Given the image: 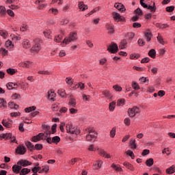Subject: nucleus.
I'll list each match as a JSON object with an SVG mask.
<instances>
[{"mask_svg": "<svg viewBox=\"0 0 175 175\" xmlns=\"http://www.w3.org/2000/svg\"><path fill=\"white\" fill-rule=\"evenodd\" d=\"M66 131L68 133L71 135H79L80 133V129L73 126V124L68 123L66 126Z\"/></svg>", "mask_w": 175, "mask_h": 175, "instance_id": "obj_3", "label": "nucleus"}, {"mask_svg": "<svg viewBox=\"0 0 175 175\" xmlns=\"http://www.w3.org/2000/svg\"><path fill=\"white\" fill-rule=\"evenodd\" d=\"M57 93L62 98H66V92H65V90H58Z\"/></svg>", "mask_w": 175, "mask_h": 175, "instance_id": "obj_47", "label": "nucleus"}, {"mask_svg": "<svg viewBox=\"0 0 175 175\" xmlns=\"http://www.w3.org/2000/svg\"><path fill=\"white\" fill-rule=\"evenodd\" d=\"M6 72L8 75H10L11 76H13V75H16V73H17V70H16V69L14 68H8L6 70Z\"/></svg>", "mask_w": 175, "mask_h": 175, "instance_id": "obj_33", "label": "nucleus"}, {"mask_svg": "<svg viewBox=\"0 0 175 175\" xmlns=\"http://www.w3.org/2000/svg\"><path fill=\"white\" fill-rule=\"evenodd\" d=\"M123 165L126 169L131 170V172H135V167H133V165L131 164V163L125 161L123 163Z\"/></svg>", "mask_w": 175, "mask_h": 175, "instance_id": "obj_17", "label": "nucleus"}, {"mask_svg": "<svg viewBox=\"0 0 175 175\" xmlns=\"http://www.w3.org/2000/svg\"><path fill=\"white\" fill-rule=\"evenodd\" d=\"M165 10L168 13H172V12L174 11V5H171V6L166 7Z\"/></svg>", "mask_w": 175, "mask_h": 175, "instance_id": "obj_49", "label": "nucleus"}, {"mask_svg": "<svg viewBox=\"0 0 175 175\" xmlns=\"http://www.w3.org/2000/svg\"><path fill=\"white\" fill-rule=\"evenodd\" d=\"M55 96H57V94L54 92V91L51 90L48 92V99L49 100H52L53 102H55Z\"/></svg>", "mask_w": 175, "mask_h": 175, "instance_id": "obj_13", "label": "nucleus"}, {"mask_svg": "<svg viewBox=\"0 0 175 175\" xmlns=\"http://www.w3.org/2000/svg\"><path fill=\"white\" fill-rule=\"evenodd\" d=\"M130 146L131 150H136V148H137V145L136 144V139H131L130 140Z\"/></svg>", "mask_w": 175, "mask_h": 175, "instance_id": "obj_22", "label": "nucleus"}, {"mask_svg": "<svg viewBox=\"0 0 175 175\" xmlns=\"http://www.w3.org/2000/svg\"><path fill=\"white\" fill-rule=\"evenodd\" d=\"M16 152L19 155H24L27 152V148L23 144H21L16 148Z\"/></svg>", "mask_w": 175, "mask_h": 175, "instance_id": "obj_8", "label": "nucleus"}, {"mask_svg": "<svg viewBox=\"0 0 175 175\" xmlns=\"http://www.w3.org/2000/svg\"><path fill=\"white\" fill-rule=\"evenodd\" d=\"M138 45L140 47H143V46H144V44H146V42H144V40L139 38L137 41Z\"/></svg>", "mask_w": 175, "mask_h": 175, "instance_id": "obj_54", "label": "nucleus"}, {"mask_svg": "<svg viewBox=\"0 0 175 175\" xmlns=\"http://www.w3.org/2000/svg\"><path fill=\"white\" fill-rule=\"evenodd\" d=\"M126 47H128V41L126 39L122 40L119 45V49L120 50H124V49H126Z\"/></svg>", "mask_w": 175, "mask_h": 175, "instance_id": "obj_15", "label": "nucleus"}, {"mask_svg": "<svg viewBox=\"0 0 175 175\" xmlns=\"http://www.w3.org/2000/svg\"><path fill=\"white\" fill-rule=\"evenodd\" d=\"M68 105L71 107H76V105H77V103L76 102V98H73V95L72 94L70 96Z\"/></svg>", "mask_w": 175, "mask_h": 175, "instance_id": "obj_14", "label": "nucleus"}, {"mask_svg": "<svg viewBox=\"0 0 175 175\" xmlns=\"http://www.w3.org/2000/svg\"><path fill=\"white\" fill-rule=\"evenodd\" d=\"M22 167L20 165H14L12 166V172H14V173H16V174H18V173H20V170H21Z\"/></svg>", "mask_w": 175, "mask_h": 175, "instance_id": "obj_18", "label": "nucleus"}, {"mask_svg": "<svg viewBox=\"0 0 175 175\" xmlns=\"http://www.w3.org/2000/svg\"><path fill=\"white\" fill-rule=\"evenodd\" d=\"M99 154L100 155H101V157H104L105 158H111L110 154H107L106 151H105V150L103 149L99 150Z\"/></svg>", "mask_w": 175, "mask_h": 175, "instance_id": "obj_25", "label": "nucleus"}, {"mask_svg": "<svg viewBox=\"0 0 175 175\" xmlns=\"http://www.w3.org/2000/svg\"><path fill=\"white\" fill-rule=\"evenodd\" d=\"M150 62V57H144L141 60V64H148Z\"/></svg>", "mask_w": 175, "mask_h": 175, "instance_id": "obj_60", "label": "nucleus"}, {"mask_svg": "<svg viewBox=\"0 0 175 175\" xmlns=\"http://www.w3.org/2000/svg\"><path fill=\"white\" fill-rule=\"evenodd\" d=\"M34 150H37V151L43 150V145L42 144H36L34 146Z\"/></svg>", "mask_w": 175, "mask_h": 175, "instance_id": "obj_42", "label": "nucleus"}, {"mask_svg": "<svg viewBox=\"0 0 175 175\" xmlns=\"http://www.w3.org/2000/svg\"><path fill=\"white\" fill-rule=\"evenodd\" d=\"M146 166H148V167L152 166V165H154V159L150 158L147 159L146 161Z\"/></svg>", "mask_w": 175, "mask_h": 175, "instance_id": "obj_36", "label": "nucleus"}, {"mask_svg": "<svg viewBox=\"0 0 175 175\" xmlns=\"http://www.w3.org/2000/svg\"><path fill=\"white\" fill-rule=\"evenodd\" d=\"M8 107H10V109H14L15 110H17L19 109L20 105L14 103V102H10L8 103Z\"/></svg>", "mask_w": 175, "mask_h": 175, "instance_id": "obj_23", "label": "nucleus"}, {"mask_svg": "<svg viewBox=\"0 0 175 175\" xmlns=\"http://www.w3.org/2000/svg\"><path fill=\"white\" fill-rule=\"evenodd\" d=\"M112 16L114 21H116L117 23H125V21H126L125 17L122 16L120 14H118V12H112Z\"/></svg>", "mask_w": 175, "mask_h": 175, "instance_id": "obj_7", "label": "nucleus"}, {"mask_svg": "<svg viewBox=\"0 0 175 175\" xmlns=\"http://www.w3.org/2000/svg\"><path fill=\"white\" fill-rule=\"evenodd\" d=\"M103 95H105L107 99H111L113 97V96H111V93H110V91L109 90H104L103 92Z\"/></svg>", "mask_w": 175, "mask_h": 175, "instance_id": "obj_29", "label": "nucleus"}, {"mask_svg": "<svg viewBox=\"0 0 175 175\" xmlns=\"http://www.w3.org/2000/svg\"><path fill=\"white\" fill-rule=\"evenodd\" d=\"M6 13H8V16H10V17H14V12H13V10H8Z\"/></svg>", "mask_w": 175, "mask_h": 175, "instance_id": "obj_64", "label": "nucleus"}, {"mask_svg": "<svg viewBox=\"0 0 175 175\" xmlns=\"http://www.w3.org/2000/svg\"><path fill=\"white\" fill-rule=\"evenodd\" d=\"M11 117H18L21 116V113L20 112H12L10 113Z\"/></svg>", "mask_w": 175, "mask_h": 175, "instance_id": "obj_63", "label": "nucleus"}, {"mask_svg": "<svg viewBox=\"0 0 175 175\" xmlns=\"http://www.w3.org/2000/svg\"><path fill=\"white\" fill-rule=\"evenodd\" d=\"M51 133L52 135H54L57 132V124H53V126H51Z\"/></svg>", "mask_w": 175, "mask_h": 175, "instance_id": "obj_55", "label": "nucleus"}, {"mask_svg": "<svg viewBox=\"0 0 175 175\" xmlns=\"http://www.w3.org/2000/svg\"><path fill=\"white\" fill-rule=\"evenodd\" d=\"M174 167H175L174 165H172L171 167L167 168L166 170V174H173L175 172Z\"/></svg>", "mask_w": 175, "mask_h": 175, "instance_id": "obj_34", "label": "nucleus"}, {"mask_svg": "<svg viewBox=\"0 0 175 175\" xmlns=\"http://www.w3.org/2000/svg\"><path fill=\"white\" fill-rule=\"evenodd\" d=\"M77 32H70L68 37L64 39L63 43H65L66 44H69L70 42H75V40H77Z\"/></svg>", "mask_w": 175, "mask_h": 175, "instance_id": "obj_4", "label": "nucleus"}, {"mask_svg": "<svg viewBox=\"0 0 175 175\" xmlns=\"http://www.w3.org/2000/svg\"><path fill=\"white\" fill-rule=\"evenodd\" d=\"M144 36L146 39V42H151V39L152 38V33L151 31H150V29H148L144 32Z\"/></svg>", "mask_w": 175, "mask_h": 175, "instance_id": "obj_12", "label": "nucleus"}, {"mask_svg": "<svg viewBox=\"0 0 175 175\" xmlns=\"http://www.w3.org/2000/svg\"><path fill=\"white\" fill-rule=\"evenodd\" d=\"M114 8H116V9H117L120 12H125V10H126L125 6L122 3H116L114 4Z\"/></svg>", "mask_w": 175, "mask_h": 175, "instance_id": "obj_11", "label": "nucleus"}, {"mask_svg": "<svg viewBox=\"0 0 175 175\" xmlns=\"http://www.w3.org/2000/svg\"><path fill=\"white\" fill-rule=\"evenodd\" d=\"M61 142V138L59 136H55L52 138V143H55V144H58Z\"/></svg>", "mask_w": 175, "mask_h": 175, "instance_id": "obj_37", "label": "nucleus"}, {"mask_svg": "<svg viewBox=\"0 0 175 175\" xmlns=\"http://www.w3.org/2000/svg\"><path fill=\"white\" fill-rule=\"evenodd\" d=\"M22 44L24 49H29L31 47V42L28 40H23Z\"/></svg>", "mask_w": 175, "mask_h": 175, "instance_id": "obj_26", "label": "nucleus"}, {"mask_svg": "<svg viewBox=\"0 0 175 175\" xmlns=\"http://www.w3.org/2000/svg\"><path fill=\"white\" fill-rule=\"evenodd\" d=\"M6 100L3 98H0V107H6Z\"/></svg>", "mask_w": 175, "mask_h": 175, "instance_id": "obj_46", "label": "nucleus"}, {"mask_svg": "<svg viewBox=\"0 0 175 175\" xmlns=\"http://www.w3.org/2000/svg\"><path fill=\"white\" fill-rule=\"evenodd\" d=\"M88 132V135H86L87 142H95L98 138V133L95 131L94 127H89L86 129Z\"/></svg>", "mask_w": 175, "mask_h": 175, "instance_id": "obj_1", "label": "nucleus"}, {"mask_svg": "<svg viewBox=\"0 0 175 175\" xmlns=\"http://www.w3.org/2000/svg\"><path fill=\"white\" fill-rule=\"evenodd\" d=\"M76 88H81V90H84L85 88V85H84V83L80 82L78 85H75Z\"/></svg>", "mask_w": 175, "mask_h": 175, "instance_id": "obj_56", "label": "nucleus"}, {"mask_svg": "<svg viewBox=\"0 0 175 175\" xmlns=\"http://www.w3.org/2000/svg\"><path fill=\"white\" fill-rule=\"evenodd\" d=\"M40 140H43V138H40L39 135L33 136L31 137V142H33V143H38V142H40Z\"/></svg>", "mask_w": 175, "mask_h": 175, "instance_id": "obj_30", "label": "nucleus"}, {"mask_svg": "<svg viewBox=\"0 0 175 175\" xmlns=\"http://www.w3.org/2000/svg\"><path fill=\"white\" fill-rule=\"evenodd\" d=\"M105 28H106V29H107L108 33L109 35H113V33H114V32H115L114 26L111 25L110 24L107 23L105 25Z\"/></svg>", "mask_w": 175, "mask_h": 175, "instance_id": "obj_16", "label": "nucleus"}, {"mask_svg": "<svg viewBox=\"0 0 175 175\" xmlns=\"http://www.w3.org/2000/svg\"><path fill=\"white\" fill-rule=\"evenodd\" d=\"M132 88H133V90H140V85H139V83L136 82L132 83Z\"/></svg>", "mask_w": 175, "mask_h": 175, "instance_id": "obj_45", "label": "nucleus"}, {"mask_svg": "<svg viewBox=\"0 0 175 175\" xmlns=\"http://www.w3.org/2000/svg\"><path fill=\"white\" fill-rule=\"evenodd\" d=\"M17 165H20L21 167H26V166H31L32 163L27 159H21L17 162Z\"/></svg>", "mask_w": 175, "mask_h": 175, "instance_id": "obj_9", "label": "nucleus"}, {"mask_svg": "<svg viewBox=\"0 0 175 175\" xmlns=\"http://www.w3.org/2000/svg\"><path fill=\"white\" fill-rule=\"evenodd\" d=\"M112 169H114V170H116V172H122V168L121 167L117 166L115 163H113L111 166Z\"/></svg>", "mask_w": 175, "mask_h": 175, "instance_id": "obj_41", "label": "nucleus"}, {"mask_svg": "<svg viewBox=\"0 0 175 175\" xmlns=\"http://www.w3.org/2000/svg\"><path fill=\"white\" fill-rule=\"evenodd\" d=\"M135 13L136 14H137V16H143L144 13H143V11L142 10V9H140L139 8H137L135 10Z\"/></svg>", "mask_w": 175, "mask_h": 175, "instance_id": "obj_50", "label": "nucleus"}, {"mask_svg": "<svg viewBox=\"0 0 175 175\" xmlns=\"http://www.w3.org/2000/svg\"><path fill=\"white\" fill-rule=\"evenodd\" d=\"M79 161H81V159L80 158H72L69 163L70 165H75L76 163V162H79Z\"/></svg>", "mask_w": 175, "mask_h": 175, "instance_id": "obj_44", "label": "nucleus"}, {"mask_svg": "<svg viewBox=\"0 0 175 175\" xmlns=\"http://www.w3.org/2000/svg\"><path fill=\"white\" fill-rule=\"evenodd\" d=\"M6 12L7 11L5 6H0V17H5V16H6Z\"/></svg>", "mask_w": 175, "mask_h": 175, "instance_id": "obj_24", "label": "nucleus"}, {"mask_svg": "<svg viewBox=\"0 0 175 175\" xmlns=\"http://www.w3.org/2000/svg\"><path fill=\"white\" fill-rule=\"evenodd\" d=\"M6 87L8 88V90H14V87H13V83L12 82H10L6 84Z\"/></svg>", "mask_w": 175, "mask_h": 175, "instance_id": "obj_57", "label": "nucleus"}, {"mask_svg": "<svg viewBox=\"0 0 175 175\" xmlns=\"http://www.w3.org/2000/svg\"><path fill=\"white\" fill-rule=\"evenodd\" d=\"M78 8L80 9V10H82V12H84V10H86L88 9V5L84 4L83 1L79 2Z\"/></svg>", "mask_w": 175, "mask_h": 175, "instance_id": "obj_20", "label": "nucleus"}, {"mask_svg": "<svg viewBox=\"0 0 175 175\" xmlns=\"http://www.w3.org/2000/svg\"><path fill=\"white\" fill-rule=\"evenodd\" d=\"M34 43L35 44L30 49V53H39V51H40V49H42V47L40 46V44L43 43V41L40 38H36L34 40Z\"/></svg>", "mask_w": 175, "mask_h": 175, "instance_id": "obj_2", "label": "nucleus"}, {"mask_svg": "<svg viewBox=\"0 0 175 175\" xmlns=\"http://www.w3.org/2000/svg\"><path fill=\"white\" fill-rule=\"evenodd\" d=\"M116 136V127H113L110 131V137H114Z\"/></svg>", "mask_w": 175, "mask_h": 175, "instance_id": "obj_59", "label": "nucleus"}, {"mask_svg": "<svg viewBox=\"0 0 175 175\" xmlns=\"http://www.w3.org/2000/svg\"><path fill=\"white\" fill-rule=\"evenodd\" d=\"M29 173H31V169L29 168H23L21 170L20 172V175H25L29 174Z\"/></svg>", "mask_w": 175, "mask_h": 175, "instance_id": "obj_32", "label": "nucleus"}, {"mask_svg": "<svg viewBox=\"0 0 175 175\" xmlns=\"http://www.w3.org/2000/svg\"><path fill=\"white\" fill-rule=\"evenodd\" d=\"M35 110H36V107L35 106L26 107L25 109V113H31V111H35Z\"/></svg>", "mask_w": 175, "mask_h": 175, "instance_id": "obj_35", "label": "nucleus"}, {"mask_svg": "<svg viewBox=\"0 0 175 175\" xmlns=\"http://www.w3.org/2000/svg\"><path fill=\"white\" fill-rule=\"evenodd\" d=\"M39 75H50V72L49 70H40L38 71Z\"/></svg>", "mask_w": 175, "mask_h": 175, "instance_id": "obj_62", "label": "nucleus"}, {"mask_svg": "<svg viewBox=\"0 0 175 175\" xmlns=\"http://www.w3.org/2000/svg\"><path fill=\"white\" fill-rule=\"evenodd\" d=\"M148 54L151 58H155V57H157V51L155 49H150Z\"/></svg>", "mask_w": 175, "mask_h": 175, "instance_id": "obj_31", "label": "nucleus"}, {"mask_svg": "<svg viewBox=\"0 0 175 175\" xmlns=\"http://www.w3.org/2000/svg\"><path fill=\"white\" fill-rule=\"evenodd\" d=\"M25 144L27 150L30 151V152H33V151L35 150V146H33V144H31V142L29 141L25 142Z\"/></svg>", "mask_w": 175, "mask_h": 175, "instance_id": "obj_10", "label": "nucleus"}, {"mask_svg": "<svg viewBox=\"0 0 175 175\" xmlns=\"http://www.w3.org/2000/svg\"><path fill=\"white\" fill-rule=\"evenodd\" d=\"M2 139H5V140H9V139H12V133L1 134L0 135V140H2Z\"/></svg>", "mask_w": 175, "mask_h": 175, "instance_id": "obj_19", "label": "nucleus"}, {"mask_svg": "<svg viewBox=\"0 0 175 175\" xmlns=\"http://www.w3.org/2000/svg\"><path fill=\"white\" fill-rule=\"evenodd\" d=\"M5 47H10V49H13L14 47V44L11 40H7L5 44Z\"/></svg>", "mask_w": 175, "mask_h": 175, "instance_id": "obj_38", "label": "nucleus"}, {"mask_svg": "<svg viewBox=\"0 0 175 175\" xmlns=\"http://www.w3.org/2000/svg\"><path fill=\"white\" fill-rule=\"evenodd\" d=\"M125 105V98L118 99L117 101V106H121Z\"/></svg>", "mask_w": 175, "mask_h": 175, "instance_id": "obj_51", "label": "nucleus"}, {"mask_svg": "<svg viewBox=\"0 0 175 175\" xmlns=\"http://www.w3.org/2000/svg\"><path fill=\"white\" fill-rule=\"evenodd\" d=\"M147 9L150 10L152 13H155V12H157V5H155V2L153 3V5H148Z\"/></svg>", "mask_w": 175, "mask_h": 175, "instance_id": "obj_28", "label": "nucleus"}, {"mask_svg": "<svg viewBox=\"0 0 175 175\" xmlns=\"http://www.w3.org/2000/svg\"><path fill=\"white\" fill-rule=\"evenodd\" d=\"M107 51L109 53H111V54H116V53H118V45L117 43L112 42L108 46H107Z\"/></svg>", "mask_w": 175, "mask_h": 175, "instance_id": "obj_5", "label": "nucleus"}, {"mask_svg": "<svg viewBox=\"0 0 175 175\" xmlns=\"http://www.w3.org/2000/svg\"><path fill=\"white\" fill-rule=\"evenodd\" d=\"M127 113L131 118L136 116V114L140 113V109L138 107L134 106L133 108H129Z\"/></svg>", "mask_w": 175, "mask_h": 175, "instance_id": "obj_6", "label": "nucleus"}, {"mask_svg": "<svg viewBox=\"0 0 175 175\" xmlns=\"http://www.w3.org/2000/svg\"><path fill=\"white\" fill-rule=\"evenodd\" d=\"M166 92H165V90H159L157 93L158 96H160L161 98H162V96H165Z\"/></svg>", "mask_w": 175, "mask_h": 175, "instance_id": "obj_61", "label": "nucleus"}, {"mask_svg": "<svg viewBox=\"0 0 175 175\" xmlns=\"http://www.w3.org/2000/svg\"><path fill=\"white\" fill-rule=\"evenodd\" d=\"M49 170H50V167L49 165H45L44 168H42L38 173H49Z\"/></svg>", "mask_w": 175, "mask_h": 175, "instance_id": "obj_39", "label": "nucleus"}, {"mask_svg": "<svg viewBox=\"0 0 175 175\" xmlns=\"http://www.w3.org/2000/svg\"><path fill=\"white\" fill-rule=\"evenodd\" d=\"M126 155H129L131 157V159H135V154L132 150H127Z\"/></svg>", "mask_w": 175, "mask_h": 175, "instance_id": "obj_53", "label": "nucleus"}, {"mask_svg": "<svg viewBox=\"0 0 175 175\" xmlns=\"http://www.w3.org/2000/svg\"><path fill=\"white\" fill-rule=\"evenodd\" d=\"M113 88L115 91H118V92H121V91H122V88L118 85H113Z\"/></svg>", "mask_w": 175, "mask_h": 175, "instance_id": "obj_52", "label": "nucleus"}, {"mask_svg": "<svg viewBox=\"0 0 175 175\" xmlns=\"http://www.w3.org/2000/svg\"><path fill=\"white\" fill-rule=\"evenodd\" d=\"M124 124L126 126H129L131 125V118H126L124 119Z\"/></svg>", "mask_w": 175, "mask_h": 175, "instance_id": "obj_58", "label": "nucleus"}, {"mask_svg": "<svg viewBox=\"0 0 175 175\" xmlns=\"http://www.w3.org/2000/svg\"><path fill=\"white\" fill-rule=\"evenodd\" d=\"M109 109L110 111H114V109H116V102L112 101L109 103Z\"/></svg>", "mask_w": 175, "mask_h": 175, "instance_id": "obj_40", "label": "nucleus"}, {"mask_svg": "<svg viewBox=\"0 0 175 175\" xmlns=\"http://www.w3.org/2000/svg\"><path fill=\"white\" fill-rule=\"evenodd\" d=\"M42 129H46V133H45V134L46 135V136H48V135H51V131H50V126L46 125V124H42Z\"/></svg>", "mask_w": 175, "mask_h": 175, "instance_id": "obj_27", "label": "nucleus"}, {"mask_svg": "<svg viewBox=\"0 0 175 175\" xmlns=\"http://www.w3.org/2000/svg\"><path fill=\"white\" fill-rule=\"evenodd\" d=\"M62 35H59L55 37V42H56V43H61V40H62Z\"/></svg>", "mask_w": 175, "mask_h": 175, "instance_id": "obj_48", "label": "nucleus"}, {"mask_svg": "<svg viewBox=\"0 0 175 175\" xmlns=\"http://www.w3.org/2000/svg\"><path fill=\"white\" fill-rule=\"evenodd\" d=\"M1 123L5 128H12V123L5 122V120H3Z\"/></svg>", "mask_w": 175, "mask_h": 175, "instance_id": "obj_43", "label": "nucleus"}, {"mask_svg": "<svg viewBox=\"0 0 175 175\" xmlns=\"http://www.w3.org/2000/svg\"><path fill=\"white\" fill-rule=\"evenodd\" d=\"M157 28H159L160 29H165L166 28H170V25H167V23L165 24H161L159 23H156Z\"/></svg>", "mask_w": 175, "mask_h": 175, "instance_id": "obj_21", "label": "nucleus"}]
</instances>
